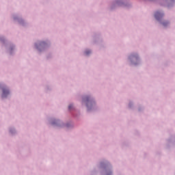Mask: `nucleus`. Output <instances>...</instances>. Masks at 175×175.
Wrapping results in <instances>:
<instances>
[{"label": "nucleus", "mask_w": 175, "mask_h": 175, "mask_svg": "<svg viewBox=\"0 0 175 175\" xmlns=\"http://www.w3.org/2000/svg\"><path fill=\"white\" fill-rule=\"evenodd\" d=\"M163 25H164V27H166V23H163Z\"/></svg>", "instance_id": "423d86ee"}, {"label": "nucleus", "mask_w": 175, "mask_h": 175, "mask_svg": "<svg viewBox=\"0 0 175 175\" xmlns=\"http://www.w3.org/2000/svg\"><path fill=\"white\" fill-rule=\"evenodd\" d=\"M9 94V90H8L6 88H3L2 98H6Z\"/></svg>", "instance_id": "f03ea898"}, {"label": "nucleus", "mask_w": 175, "mask_h": 175, "mask_svg": "<svg viewBox=\"0 0 175 175\" xmlns=\"http://www.w3.org/2000/svg\"><path fill=\"white\" fill-rule=\"evenodd\" d=\"M86 55H88V54L91 53V51H86L85 52Z\"/></svg>", "instance_id": "7ed1b4c3"}, {"label": "nucleus", "mask_w": 175, "mask_h": 175, "mask_svg": "<svg viewBox=\"0 0 175 175\" xmlns=\"http://www.w3.org/2000/svg\"><path fill=\"white\" fill-rule=\"evenodd\" d=\"M154 17L157 20H159L160 18H162V17H163V14H162L159 12H157L154 14Z\"/></svg>", "instance_id": "f257e3e1"}, {"label": "nucleus", "mask_w": 175, "mask_h": 175, "mask_svg": "<svg viewBox=\"0 0 175 175\" xmlns=\"http://www.w3.org/2000/svg\"><path fill=\"white\" fill-rule=\"evenodd\" d=\"M72 107H73V105H70L68 106L69 110H72Z\"/></svg>", "instance_id": "39448f33"}, {"label": "nucleus", "mask_w": 175, "mask_h": 175, "mask_svg": "<svg viewBox=\"0 0 175 175\" xmlns=\"http://www.w3.org/2000/svg\"><path fill=\"white\" fill-rule=\"evenodd\" d=\"M89 99H90V98L86 97L85 99H84L83 100H84V102H88Z\"/></svg>", "instance_id": "20e7f679"}, {"label": "nucleus", "mask_w": 175, "mask_h": 175, "mask_svg": "<svg viewBox=\"0 0 175 175\" xmlns=\"http://www.w3.org/2000/svg\"><path fill=\"white\" fill-rule=\"evenodd\" d=\"M107 175H109V174H107Z\"/></svg>", "instance_id": "0eeeda50"}]
</instances>
